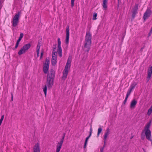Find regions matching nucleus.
<instances>
[{
	"label": "nucleus",
	"instance_id": "nucleus-1",
	"mask_svg": "<svg viewBox=\"0 0 152 152\" xmlns=\"http://www.w3.org/2000/svg\"><path fill=\"white\" fill-rule=\"evenodd\" d=\"M55 74V71L53 69H51L47 75L46 85L48 88H51L53 85Z\"/></svg>",
	"mask_w": 152,
	"mask_h": 152
},
{
	"label": "nucleus",
	"instance_id": "nucleus-2",
	"mask_svg": "<svg viewBox=\"0 0 152 152\" xmlns=\"http://www.w3.org/2000/svg\"><path fill=\"white\" fill-rule=\"evenodd\" d=\"M91 42V35L89 32H87L85 37L84 50L85 51L88 52L90 49Z\"/></svg>",
	"mask_w": 152,
	"mask_h": 152
},
{
	"label": "nucleus",
	"instance_id": "nucleus-3",
	"mask_svg": "<svg viewBox=\"0 0 152 152\" xmlns=\"http://www.w3.org/2000/svg\"><path fill=\"white\" fill-rule=\"evenodd\" d=\"M20 14V12H19L18 13L16 14L13 18L12 20V26L15 27L17 26L19 22V17Z\"/></svg>",
	"mask_w": 152,
	"mask_h": 152
},
{
	"label": "nucleus",
	"instance_id": "nucleus-4",
	"mask_svg": "<svg viewBox=\"0 0 152 152\" xmlns=\"http://www.w3.org/2000/svg\"><path fill=\"white\" fill-rule=\"evenodd\" d=\"M31 47V44L28 43L24 45L18 52V54L21 55L25 53Z\"/></svg>",
	"mask_w": 152,
	"mask_h": 152
},
{
	"label": "nucleus",
	"instance_id": "nucleus-5",
	"mask_svg": "<svg viewBox=\"0 0 152 152\" xmlns=\"http://www.w3.org/2000/svg\"><path fill=\"white\" fill-rule=\"evenodd\" d=\"M58 54L60 57H61L62 56V50L61 47V41L60 38H58Z\"/></svg>",
	"mask_w": 152,
	"mask_h": 152
},
{
	"label": "nucleus",
	"instance_id": "nucleus-6",
	"mask_svg": "<svg viewBox=\"0 0 152 152\" xmlns=\"http://www.w3.org/2000/svg\"><path fill=\"white\" fill-rule=\"evenodd\" d=\"M138 4H135L134 7L132 10V17L133 18H134L136 14L137 13V11L138 10Z\"/></svg>",
	"mask_w": 152,
	"mask_h": 152
},
{
	"label": "nucleus",
	"instance_id": "nucleus-7",
	"mask_svg": "<svg viewBox=\"0 0 152 152\" xmlns=\"http://www.w3.org/2000/svg\"><path fill=\"white\" fill-rule=\"evenodd\" d=\"M69 26H67L66 28V37L65 39V43L66 44H68L69 43Z\"/></svg>",
	"mask_w": 152,
	"mask_h": 152
},
{
	"label": "nucleus",
	"instance_id": "nucleus-8",
	"mask_svg": "<svg viewBox=\"0 0 152 152\" xmlns=\"http://www.w3.org/2000/svg\"><path fill=\"white\" fill-rule=\"evenodd\" d=\"M151 14V10L150 9H148L144 13L143 16V18L144 20V21H145L146 19L150 16Z\"/></svg>",
	"mask_w": 152,
	"mask_h": 152
},
{
	"label": "nucleus",
	"instance_id": "nucleus-9",
	"mask_svg": "<svg viewBox=\"0 0 152 152\" xmlns=\"http://www.w3.org/2000/svg\"><path fill=\"white\" fill-rule=\"evenodd\" d=\"M145 134L146 139L148 140L151 141V132L150 130H147L145 131Z\"/></svg>",
	"mask_w": 152,
	"mask_h": 152
},
{
	"label": "nucleus",
	"instance_id": "nucleus-10",
	"mask_svg": "<svg viewBox=\"0 0 152 152\" xmlns=\"http://www.w3.org/2000/svg\"><path fill=\"white\" fill-rule=\"evenodd\" d=\"M152 74V66L150 67L148 70V76L147 78L148 79L147 81L148 82L150 79Z\"/></svg>",
	"mask_w": 152,
	"mask_h": 152
},
{
	"label": "nucleus",
	"instance_id": "nucleus-11",
	"mask_svg": "<svg viewBox=\"0 0 152 152\" xmlns=\"http://www.w3.org/2000/svg\"><path fill=\"white\" fill-rule=\"evenodd\" d=\"M110 131L109 128H107L104 133V140H106L108 136L110 134Z\"/></svg>",
	"mask_w": 152,
	"mask_h": 152
},
{
	"label": "nucleus",
	"instance_id": "nucleus-12",
	"mask_svg": "<svg viewBox=\"0 0 152 152\" xmlns=\"http://www.w3.org/2000/svg\"><path fill=\"white\" fill-rule=\"evenodd\" d=\"M34 152H40L39 143H37L35 145L34 148Z\"/></svg>",
	"mask_w": 152,
	"mask_h": 152
},
{
	"label": "nucleus",
	"instance_id": "nucleus-13",
	"mask_svg": "<svg viewBox=\"0 0 152 152\" xmlns=\"http://www.w3.org/2000/svg\"><path fill=\"white\" fill-rule=\"evenodd\" d=\"M136 85L137 84L135 83H133L132 84L131 86L130 89L127 91V94L130 95L132 89L135 88Z\"/></svg>",
	"mask_w": 152,
	"mask_h": 152
},
{
	"label": "nucleus",
	"instance_id": "nucleus-14",
	"mask_svg": "<svg viewBox=\"0 0 152 152\" xmlns=\"http://www.w3.org/2000/svg\"><path fill=\"white\" fill-rule=\"evenodd\" d=\"M63 142L60 141L58 142L57 145L56 150H57V152H59L60 149L61 148L62 145L63 144Z\"/></svg>",
	"mask_w": 152,
	"mask_h": 152
},
{
	"label": "nucleus",
	"instance_id": "nucleus-15",
	"mask_svg": "<svg viewBox=\"0 0 152 152\" xmlns=\"http://www.w3.org/2000/svg\"><path fill=\"white\" fill-rule=\"evenodd\" d=\"M108 0H103L102 6L104 10H106L107 8V3Z\"/></svg>",
	"mask_w": 152,
	"mask_h": 152
},
{
	"label": "nucleus",
	"instance_id": "nucleus-16",
	"mask_svg": "<svg viewBox=\"0 0 152 152\" xmlns=\"http://www.w3.org/2000/svg\"><path fill=\"white\" fill-rule=\"evenodd\" d=\"M137 103V101L135 99H133L131 102L130 104L131 108H134L135 107L136 104Z\"/></svg>",
	"mask_w": 152,
	"mask_h": 152
},
{
	"label": "nucleus",
	"instance_id": "nucleus-17",
	"mask_svg": "<svg viewBox=\"0 0 152 152\" xmlns=\"http://www.w3.org/2000/svg\"><path fill=\"white\" fill-rule=\"evenodd\" d=\"M56 59V57H52L51 63L54 66L57 63Z\"/></svg>",
	"mask_w": 152,
	"mask_h": 152
},
{
	"label": "nucleus",
	"instance_id": "nucleus-18",
	"mask_svg": "<svg viewBox=\"0 0 152 152\" xmlns=\"http://www.w3.org/2000/svg\"><path fill=\"white\" fill-rule=\"evenodd\" d=\"M49 66L44 65L43 68V70L45 73L46 74L48 72Z\"/></svg>",
	"mask_w": 152,
	"mask_h": 152
},
{
	"label": "nucleus",
	"instance_id": "nucleus-19",
	"mask_svg": "<svg viewBox=\"0 0 152 152\" xmlns=\"http://www.w3.org/2000/svg\"><path fill=\"white\" fill-rule=\"evenodd\" d=\"M68 73V71H65L64 70L63 72V76H62V78L63 79L65 80L66 78Z\"/></svg>",
	"mask_w": 152,
	"mask_h": 152
},
{
	"label": "nucleus",
	"instance_id": "nucleus-20",
	"mask_svg": "<svg viewBox=\"0 0 152 152\" xmlns=\"http://www.w3.org/2000/svg\"><path fill=\"white\" fill-rule=\"evenodd\" d=\"M91 136V135H89L88 136V137H87L86 138V140H85V142L84 146V147H83L84 149H85V148H86V145H87V143L88 140V139H89V138Z\"/></svg>",
	"mask_w": 152,
	"mask_h": 152
},
{
	"label": "nucleus",
	"instance_id": "nucleus-21",
	"mask_svg": "<svg viewBox=\"0 0 152 152\" xmlns=\"http://www.w3.org/2000/svg\"><path fill=\"white\" fill-rule=\"evenodd\" d=\"M151 121L150 120L149 123H148L146 125L145 128V130H150L149 128L150 126L151 125Z\"/></svg>",
	"mask_w": 152,
	"mask_h": 152
},
{
	"label": "nucleus",
	"instance_id": "nucleus-22",
	"mask_svg": "<svg viewBox=\"0 0 152 152\" xmlns=\"http://www.w3.org/2000/svg\"><path fill=\"white\" fill-rule=\"evenodd\" d=\"M70 66V64H66L64 70L68 71V69Z\"/></svg>",
	"mask_w": 152,
	"mask_h": 152
},
{
	"label": "nucleus",
	"instance_id": "nucleus-23",
	"mask_svg": "<svg viewBox=\"0 0 152 152\" xmlns=\"http://www.w3.org/2000/svg\"><path fill=\"white\" fill-rule=\"evenodd\" d=\"M102 131V129L101 127H99L98 130V133L97 134V137L99 136V134Z\"/></svg>",
	"mask_w": 152,
	"mask_h": 152
},
{
	"label": "nucleus",
	"instance_id": "nucleus-24",
	"mask_svg": "<svg viewBox=\"0 0 152 152\" xmlns=\"http://www.w3.org/2000/svg\"><path fill=\"white\" fill-rule=\"evenodd\" d=\"M47 85H45V87L43 88V91L44 93L45 96H46L47 94Z\"/></svg>",
	"mask_w": 152,
	"mask_h": 152
},
{
	"label": "nucleus",
	"instance_id": "nucleus-25",
	"mask_svg": "<svg viewBox=\"0 0 152 152\" xmlns=\"http://www.w3.org/2000/svg\"><path fill=\"white\" fill-rule=\"evenodd\" d=\"M152 112V105L150 107V108L148 109L147 114L148 115H151Z\"/></svg>",
	"mask_w": 152,
	"mask_h": 152
},
{
	"label": "nucleus",
	"instance_id": "nucleus-26",
	"mask_svg": "<svg viewBox=\"0 0 152 152\" xmlns=\"http://www.w3.org/2000/svg\"><path fill=\"white\" fill-rule=\"evenodd\" d=\"M50 63V61L49 59L47 58L46 59V61L45 64L44 65L49 66V64Z\"/></svg>",
	"mask_w": 152,
	"mask_h": 152
},
{
	"label": "nucleus",
	"instance_id": "nucleus-27",
	"mask_svg": "<svg viewBox=\"0 0 152 152\" xmlns=\"http://www.w3.org/2000/svg\"><path fill=\"white\" fill-rule=\"evenodd\" d=\"M23 36V33L20 34V36L19 37L18 39L17 40L18 41L20 42Z\"/></svg>",
	"mask_w": 152,
	"mask_h": 152
},
{
	"label": "nucleus",
	"instance_id": "nucleus-28",
	"mask_svg": "<svg viewBox=\"0 0 152 152\" xmlns=\"http://www.w3.org/2000/svg\"><path fill=\"white\" fill-rule=\"evenodd\" d=\"M129 95L127 94H126V98H125V99L124 102V103L125 104L126 103V101H127V99L129 97Z\"/></svg>",
	"mask_w": 152,
	"mask_h": 152
},
{
	"label": "nucleus",
	"instance_id": "nucleus-29",
	"mask_svg": "<svg viewBox=\"0 0 152 152\" xmlns=\"http://www.w3.org/2000/svg\"><path fill=\"white\" fill-rule=\"evenodd\" d=\"M97 16V13L96 12H94V14L93 16V20H95L97 19L96 17Z\"/></svg>",
	"mask_w": 152,
	"mask_h": 152
},
{
	"label": "nucleus",
	"instance_id": "nucleus-30",
	"mask_svg": "<svg viewBox=\"0 0 152 152\" xmlns=\"http://www.w3.org/2000/svg\"><path fill=\"white\" fill-rule=\"evenodd\" d=\"M58 52V50L57 52H53L52 54V57H57V52Z\"/></svg>",
	"mask_w": 152,
	"mask_h": 152
},
{
	"label": "nucleus",
	"instance_id": "nucleus-31",
	"mask_svg": "<svg viewBox=\"0 0 152 152\" xmlns=\"http://www.w3.org/2000/svg\"><path fill=\"white\" fill-rule=\"evenodd\" d=\"M40 43L39 42L37 47V50L39 51L40 47Z\"/></svg>",
	"mask_w": 152,
	"mask_h": 152
},
{
	"label": "nucleus",
	"instance_id": "nucleus-32",
	"mask_svg": "<svg viewBox=\"0 0 152 152\" xmlns=\"http://www.w3.org/2000/svg\"><path fill=\"white\" fill-rule=\"evenodd\" d=\"M4 116V115H2L1 118L0 119V126H1V124L2 123V121L3 120Z\"/></svg>",
	"mask_w": 152,
	"mask_h": 152
},
{
	"label": "nucleus",
	"instance_id": "nucleus-33",
	"mask_svg": "<svg viewBox=\"0 0 152 152\" xmlns=\"http://www.w3.org/2000/svg\"><path fill=\"white\" fill-rule=\"evenodd\" d=\"M74 1H75V0H71V6L72 7H73L74 6Z\"/></svg>",
	"mask_w": 152,
	"mask_h": 152
},
{
	"label": "nucleus",
	"instance_id": "nucleus-34",
	"mask_svg": "<svg viewBox=\"0 0 152 152\" xmlns=\"http://www.w3.org/2000/svg\"><path fill=\"white\" fill-rule=\"evenodd\" d=\"M71 60L70 59H69V58H68V60H67V62L66 63V64H71Z\"/></svg>",
	"mask_w": 152,
	"mask_h": 152
},
{
	"label": "nucleus",
	"instance_id": "nucleus-35",
	"mask_svg": "<svg viewBox=\"0 0 152 152\" xmlns=\"http://www.w3.org/2000/svg\"><path fill=\"white\" fill-rule=\"evenodd\" d=\"M53 49L56 50V44H55L53 45Z\"/></svg>",
	"mask_w": 152,
	"mask_h": 152
},
{
	"label": "nucleus",
	"instance_id": "nucleus-36",
	"mask_svg": "<svg viewBox=\"0 0 152 152\" xmlns=\"http://www.w3.org/2000/svg\"><path fill=\"white\" fill-rule=\"evenodd\" d=\"M64 137H65V136H63L62 137V138L61 139V140L60 141H61V142H63L64 140Z\"/></svg>",
	"mask_w": 152,
	"mask_h": 152
},
{
	"label": "nucleus",
	"instance_id": "nucleus-37",
	"mask_svg": "<svg viewBox=\"0 0 152 152\" xmlns=\"http://www.w3.org/2000/svg\"><path fill=\"white\" fill-rule=\"evenodd\" d=\"M39 56V51L37 50V57H38Z\"/></svg>",
	"mask_w": 152,
	"mask_h": 152
},
{
	"label": "nucleus",
	"instance_id": "nucleus-38",
	"mask_svg": "<svg viewBox=\"0 0 152 152\" xmlns=\"http://www.w3.org/2000/svg\"><path fill=\"white\" fill-rule=\"evenodd\" d=\"M152 33V31H151V30H150L149 33V34H148V36L150 37Z\"/></svg>",
	"mask_w": 152,
	"mask_h": 152
},
{
	"label": "nucleus",
	"instance_id": "nucleus-39",
	"mask_svg": "<svg viewBox=\"0 0 152 152\" xmlns=\"http://www.w3.org/2000/svg\"><path fill=\"white\" fill-rule=\"evenodd\" d=\"M92 128L91 127L90 129V132H89V135H91L92 134Z\"/></svg>",
	"mask_w": 152,
	"mask_h": 152
},
{
	"label": "nucleus",
	"instance_id": "nucleus-40",
	"mask_svg": "<svg viewBox=\"0 0 152 152\" xmlns=\"http://www.w3.org/2000/svg\"><path fill=\"white\" fill-rule=\"evenodd\" d=\"M106 140H104V146H103V147H104V148L105 147V146Z\"/></svg>",
	"mask_w": 152,
	"mask_h": 152
},
{
	"label": "nucleus",
	"instance_id": "nucleus-41",
	"mask_svg": "<svg viewBox=\"0 0 152 152\" xmlns=\"http://www.w3.org/2000/svg\"><path fill=\"white\" fill-rule=\"evenodd\" d=\"M104 147H102L100 149V152H103V150H104Z\"/></svg>",
	"mask_w": 152,
	"mask_h": 152
},
{
	"label": "nucleus",
	"instance_id": "nucleus-42",
	"mask_svg": "<svg viewBox=\"0 0 152 152\" xmlns=\"http://www.w3.org/2000/svg\"><path fill=\"white\" fill-rule=\"evenodd\" d=\"M43 56V53L42 52H41V53L40 58H42Z\"/></svg>",
	"mask_w": 152,
	"mask_h": 152
},
{
	"label": "nucleus",
	"instance_id": "nucleus-43",
	"mask_svg": "<svg viewBox=\"0 0 152 152\" xmlns=\"http://www.w3.org/2000/svg\"><path fill=\"white\" fill-rule=\"evenodd\" d=\"M11 96H11V100H12V101L13 100V94L12 93H11Z\"/></svg>",
	"mask_w": 152,
	"mask_h": 152
},
{
	"label": "nucleus",
	"instance_id": "nucleus-44",
	"mask_svg": "<svg viewBox=\"0 0 152 152\" xmlns=\"http://www.w3.org/2000/svg\"><path fill=\"white\" fill-rule=\"evenodd\" d=\"M20 42L18 41L17 40V42H16V44L18 45L19 44Z\"/></svg>",
	"mask_w": 152,
	"mask_h": 152
},
{
	"label": "nucleus",
	"instance_id": "nucleus-45",
	"mask_svg": "<svg viewBox=\"0 0 152 152\" xmlns=\"http://www.w3.org/2000/svg\"><path fill=\"white\" fill-rule=\"evenodd\" d=\"M18 45L16 44L15 47V48L16 49L18 48Z\"/></svg>",
	"mask_w": 152,
	"mask_h": 152
},
{
	"label": "nucleus",
	"instance_id": "nucleus-46",
	"mask_svg": "<svg viewBox=\"0 0 152 152\" xmlns=\"http://www.w3.org/2000/svg\"><path fill=\"white\" fill-rule=\"evenodd\" d=\"M55 50L53 49V52H56Z\"/></svg>",
	"mask_w": 152,
	"mask_h": 152
},
{
	"label": "nucleus",
	"instance_id": "nucleus-47",
	"mask_svg": "<svg viewBox=\"0 0 152 152\" xmlns=\"http://www.w3.org/2000/svg\"><path fill=\"white\" fill-rule=\"evenodd\" d=\"M65 133H63V136H65Z\"/></svg>",
	"mask_w": 152,
	"mask_h": 152
},
{
	"label": "nucleus",
	"instance_id": "nucleus-48",
	"mask_svg": "<svg viewBox=\"0 0 152 152\" xmlns=\"http://www.w3.org/2000/svg\"><path fill=\"white\" fill-rule=\"evenodd\" d=\"M143 151H144V152H146L145 151V149H144V148H143Z\"/></svg>",
	"mask_w": 152,
	"mask_h": 152
},
{
	"label": "nucleus",
	"instance_id": "nucleus-49",
	"mask_svg": "<svg viewBox=\"0 0 152 152\" xmlns=\"http://www.w3.org/2000/svg\"><path fill=\"white\" fill-rule=\"evenodd\" d=\"M142 140H144V137H142Z\"/></svg>",
	"mask_w": 152,
	"mask_h": 152
},
{
	"label": "nucleus",
	"instance_id": "nucleus-50",
	"mask_svg": "<svg viewBox=\"0 0 152 152\" xmlns=\"http://www.w3.org/2000/svg\"><path fill=\"white\" fill-rule=\"evenodd\" d=\"M151 145H152V140L151 139Z\"/></svg>",
	"mask_w": 152,
	"mask_h": 152
},
{
	"label": "nucleus",
	"instance_id": "nucleus-51",
	"mask_svg": "<svg viewBox=\"0 0 152 152\" xmlns=\"http://www.w3.org/2000/svg\"><path fill=\"white\" fill-rule=\"evenodd\" d=\"M56 152H57V150L56 151Z\"/></svg>",
	"mask_w": 152,
	"mask_h": 152
},
{
	"label": "nucleus",
	"instance_id": "nucleus-52",
	"mask_svg": "<svg viewBox=\"0 0 152 152\" xmlns=\"http://www.w3.org/2000/svg\"><path fill=\"white\" fill-rule=\"evenodd\" d=\"M118 1H119V0H118Z\"/></svg>",
	"mask_w": 152,
	"mask_h": 152
}]
</instances>
